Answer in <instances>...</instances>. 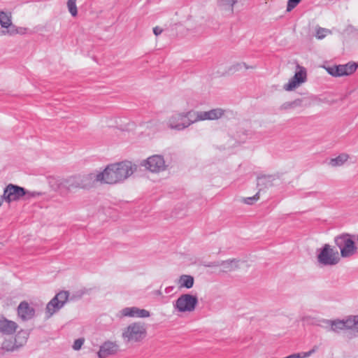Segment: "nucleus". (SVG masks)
Masks as SVG:
<instances>
[{
  "mask_svg": "<svg viewBox=\"0 0 358 358\" xmlns=\"http://www.w3.org/2000/svg\"><path fill=\"white\" fill-rule=\"evenodd\" d=\"M137 169L136 164L129 161L107 166L103 172L95 173L96 182L101 181L108 184H115L129 177Z\"/></svg>",
  "mask_w": 358,
  "mask_h": 358,
  "instance_id": "nucleus-1",
  "label": "nucleus"
},
{
  "mask_svg": "<svg viewBox=\"0 0 358 358\" xmlns=\"http://www.w3.org/2000/svg\"><path fill=\"white\" fill-rule=\"evenodd\" d=\"M95 182V173H92L85 175H73L56 180L58 189L68 192L76 189H90L94 185Z\"/></svg>",
  "mask_w": 358,
  "mask_h": 358,
  "instance_id": "nucleus-2",
  "label": "nucleus"
},
{
  "mask_svg": "<svg viewBox=\"0 0 358 358\" xmlns=\"http://www.w3.org/2000/svg\"><path fill=\"white\" fill-rule=\"evenodd\" d=\"M355 238V235L348 233H343L334 237V243L339 248L343 258L350 257L357 252Z\"/></svg>",
  "mask_w": 358,
  "mask_h": 358,
  "instance_id": "nucleus-3",
  "label": "nucleus"
},
{
  "mask_svg": "<svg viewBox=\"0 0 358 358\" xmlns=\"http://www.w3.org/2000/svg\"><path fill=\"white\" fill-rule=\"evenodd\" d=\"M317 260L322 266H334L340 261L338 252L329 244H324L317 250Z\"/></svg>",
  "mask_w": 358,
  "mask_h": 358,
  "instance_id": "nucleus-4",
  "label": "nucleus"
},
{
  "mask_svg": "<svg viewBox=\"0 0 358 358\" xmlns=\"http://www.w3.org/2000/svg\"><path fill=\"white\" fill-rule=\"evenodd\" d=\"M194 115L192 110L175 113L169 118L168 125L172 129L183 130L194 123Z\"/></svg>",
  "mask_w": 358,
  "mask_h": 358,
  "instance_id": "nucleus-5",
  "label": "nucleus"
},
{
  "mask_svg": "<svg viewBox=\"0 0 358 358\" xmlns=\"http://www.w3.org/2000/svg\"><path fill=\"white\" fill-rule=\"evenodd\" d=\"M25 196L29 199L34 196V194L30 193L25 188L14 184H8L3 189V198L8 203L12 201H19Z\"/></svg>",
  "mask_w": 358,
  "mask_h": 358,
  "instance_id": "nucleus-6",
  "label": "nucleus"
},
{
  "mask_svg": "<svg viewBox=\"0 0 358 358\" xmlns=\"http://www.w3.org/2000/svg\"><path fill=\"white\" fill-rule=\"evenodd\" d=\"M198 304V297L190 294L180 295L174 303V308L180 313L192 312Z\"/></svg>",
  "mask_w": 358,
  "mask_h": 358,
  "instance_id": "nucleus-7",
  "label": "nucleus"
},
{
  "mask_svg": "<svg viewBox=\"0 0 358 358\" xmlns=\"http://www.w3.org/2000/svg\"><path fill=\"white\" fill-rule=\"evenodd\" d=\"M69 292L67 291H60L58 292L47 304L45 313L49 318L54 313L59 311L67 302Z\"/></svg>",
  "mask_w": 358,
  "mask_h": 358,
  "instance_id": "nucleus-8",
  "label": "nucleus"
},
{
  "mask_svg": "<svg viewBox=\"0 0 358 358\" xmlns=\"http://www.w3.org/2000/svg\"><path fill=\"white\" fill-rule=\"evenodd\" d=\"M146 335L144 325L140 322H134L129 325L122 333V336L128 341H139Z\"/></svg>",
  "mask_w": 358,
  "mask_h": 358,
  "instance_id": "nucleus-9",
  "label": "nucleus"
},
{
  "mask_svg": "<svg viewBox=\"0 0 358 358\" xmlns=\"http://www.w3.org/2000/svg\"><path fill=\"white\" fill-rule=\"evenodd\" d=\"M358 64L353 62H348L346 64L334 65L326 69L329 74L334 77L349 76L353 73L357 69Z\"/></svg>",
  "mask_w": 358,
  "mask_h": 358,
  "instance_id": "nucleus-10",
  "label": "nucleus"
},
{
  "mask_svg": "<svg viewBox=\"0 0 358 358\" xmlns=\"http://www.w3.org/2000/svg\"><path fill=\"white\" fill-rule=\"evenodd\" d=\"M141 166H145L150 171L157 173L166 169V164L164 157L160 155H155L141 163Z\"/></svg>",
  "mask_w": 358,
  "mask_h": 358,
  "instance_id": "nucleus-11",
  "label": "nucleus"
},
{
  "mask_svg": "<svg viewBox=\"0 0 358 358\" xmlns=\"http://www.w3.org/2000/svg\"><path fill=\"white\" fill-rule=\"evenodd\" d=\"M297 67L299 70L296 71L294 76L284 85L283 88L285 90L292 91L306 80L307 74L306 69L299 65H297Z\"/></svg>",
  "mask_w": 358,
  "mask_h": 358,
  "instance_id": "nucleus-12",
  "label": "nucleus"
},
{
  "mask_svg": "<svg viewBox=\"0 0 358 358\" xmlns=\"http://www.w3.org/2000/svg\"><path fill=\"white\" fill-rule=\"evenodd\" d=\"M119 351V345L112 341L104 342L99 348L97 352L99 358H106L108 356L114 355Z\"/></svg>",
  "mask_w": 358,
  "mask_h": 358,
  "instance_id": "nucleus-13",
  "label": "nucleus"
},
{
  "mask_svg": "<svg viewBox=\"0 0 358 358\" xmlns=\"http://www.w3.org/2000/svg\"><path fill=\"white\" fill-rule=\"evenodd\" d=\"M17 315L23 321H27L34 317L35 309L28 302L23 301L17 307Z\"/></svg>",
  "mask_w": 358,
  "mask_h": 358,
  "instance_id": "nucleus-14",
  "label": "nucleus"
},
{
  "mask_svg": "<svg viewBox=\"0 0 358 358\" xmlns=\"http://www.w3.org/2000/svg\"><path fill=\"white\" fill-rule=\"evenodd\" d=\"M322 322L330 327L329 331H332L336 333H339L341 330L349 329L348 318L342 320H322Z\"/></svg>",
  "mask_w": 358,
  "mask_h": 358,
  "instance_id": "nucleus-15",
  "label": "nucleus"
},
{
  "mask_svg": "<svg viewBox=\"0 0 358 358\" xmlns=\"http://www.w3.org/2000/svg\"><path fill=\"white\" fill-rule=\"evenodd\" d=\"M17 328L16 322L0 316V333L6 335H10L15 332Z\"/></svg>",
  "mask_w": 358,
  "mask_h": 358,
  "instance_id": "nucleus-16",
  "label": "nucleus"
},
{
  "mask_svg": "<svg viewBox=\"0 0 358 358\" xmlns=\"http://www.w3.org/2000/svg\"><path fill=\"white\" fill-rule=\"evenodd\" d=\"M252 134L250 130L246 129L239 125L236 131V134L233 135L234 139L239 144L246 141L248 137Z\"/></svg>",
  "mask_w": 358,
  "mask_h": 358,
  "instance_id": "nucleus-17",
  "label": "nucleus"
},
{
  "mask_svg": "<svg viewBox=\"0 0 358 358\" xmlns=\"http://www.w3.org/2000/svg\"><path fill=\"white\" fill-rule=\"evenodd\" d=\"M274 178L273 176H257V185L259 187V192H260L264 188H268L273 185V180Z\"/></svg>",
  "mask_w": 358,
  "mask_h": 358,
  "instance_id": "nucleus-18",
  "label": "nucleus"
},
{
  "mask_svg": "<svg viewBox=\"0 0 358 358\" xmlns=\"http://www.w3.org/2000/svg\"><path fill=\"white\" fill-rule=\"evenodd\" d=\"M305 99H296L292 101H287L282 103L280 107V110H288L294 109L296 108L299 107H303L306 106V104H304Z\"/></svg>",
  "mask_w": 358,
  "mask_h": 358,
  "instance_id": "nucleus-19",
  "label": "nucleus"
},
{
  "mask_svg": "<svg viewBox=\"0 0 358 358\" xmlns=\"http://www.w3.org/2000/svg\"><path fill=\"white\" fill-rule=\"evenodd\" d=\"M239 260L236 259H229L225 261H220V266L223 267V272H228L238 268Z\"/></svg>",
  "mask_w": 358,
  "mask_h": 358,
  "instance_id": "nucleus-20",
  "label": "nucleus"
},
{
  "mask_svg": "<svg viewBox=\"0 0 358 358\" xmlns=\"http://www.w3.org/2000/svg\"><path fill=\"white\" fill-rule=\"evenodd\" d=\"M194 282V277L189 275H182L179 278L180 287L190 289L193 287Z\"/></svg>",
  "mask_w": 358,
  "mask_h": 358,
  "instance_id": "nucleus-21",
  "label": "nucleus"
},
{
  "mask_svg": "<svg viewBox=\"0 0 358 358\" xmlns=\"http://www.w3.org/2000/svg\"><path fill=\"white\" fill-rule=\"evenodd\" d=\"M28 337L29 333L27 331L21 330L17 332L15 335V341L19 348L26 343Z\"/></svg>",
  "mask_w": 358,
  "mask_h": 358,
  "instance_id": "nucleus-22",
  "label": "nucleus"
},
{
  "mask_svg": "<svg viewBox=\"0 0 358 358\" xmlns=\"http://www.w3.org/2000/svg\"><path fill=\"white\" fill-rule=\"evenodd\" d=\"M243 68H244L245 69H254L256 68V66L255 65L249 66L245 62H238V63L231 65L229 68L228 71L229 73H234L241 71Z\"/></svg>",
  "mask_w": 358,
  "mask_h": 358,
  "instance_id": "nucleus-23",
  "label": "nucleus"
},
{
  "mask_svg": "<svg viewBox=\"0 0 358 358\" xmlns=\"http://www.w3.org/2000/svg\"><path fill=\"white\" fill-rule=\"evenodd\" d=\"M349 158L347 154H341L338 157L331 159L329 165L331 166H342Z\"/></svg>",
  "mask_w": 358,
  "mask_h": 358,
  "instance_id": "nucleus-24",
  "label": "nucleus"
},
{
  "mask_svg": "<svg viewBox=\"0 0 358 358\" xmlns=\"http://www.w3.org/2000/svg\"><path fill=\"white\" fill-rule=\"evenodd\" d=\"M18 348L15 340H5L1 345V349L8 352H13Z\"/></svg>",
  "mask_w": 358,
  "mask_h": 358,
  "instance_id": "nucleus-25",
  "label": "nucleus"
},
{
  "mask_svg": "<svg viewBox=\"0 0 358 358\" xmlns=\"http://www.w3.org/2000/svg\"><path fill=\"white\" fill-rule=\"evenodd\" d=\"M193 113H194L193 117L194 123L200 120H210L209 111L193 112Z\"/></svg>",
  "mask_w": 358,
  "mask_h": 358,
  "instance_id": "nucleus-26",
  "label": "nucleus"
},
{
  "mask_svg": "<svg viewBox=\"0 0 358 358\" xmlns=\"http://www.w3.org/2000/svg\"><path fill=\"white\" fill-rule=\"evenodd\" d=\"M10 16L3 11H0V24L3 28H8L11 24Z\"/></svg>",
  "mask_w": 358,
  "mask_h": 358,
  "instance_id": "nucleus-27",
  "label": "nucleus"
},
{
  "mask_svg": "<svg viewBox=\"0 0 358 358\" xmlns=\"http://www.w3.org/2000/svg\"><path fill=\"white\" fill-rule=\"evenodd\" d=\"M210 120H217L222 117L224 114V110L222 108H217L208 110Z\"/></svg>",
  "mask_w": 358,
  "mask_h": 358,
  "instance_id": "nucleus-28",
  "label": "nucleus"
},
{
  "mask_svg": "<svg viewBox=\"0 0 358 358\" xmlns=\"http://www.w3.org/2000/svg\"><path fill=\"white\" fill-rule=\"evenodd\" d=\"M137 307H127L121 310V313L124 317H136Z\"/></svg>",
  "mask_w": 358,
  "mask_h": 358,
  "instance_id": "nucleus-29",
  "label": "nucleus"
},
{
  "mask_svg": "<svg viewBox=\"0 0 358 358\" xmlns=\"http://www.w3.org/2000/svg\"><path fill=\"white\" fill-rule=\"evenodd\" d=\"M236 2L237 0H218L217 3L224 9H231L233 10V6Z\"/></svg>",
  "mask_w": 358,
  "mask_h": 358,
  "instance_id": "nucleus-30",
  "label": "nucleus"
},
{
  "mask_svg": "<svg viewBox=\"0 0 358 358\" xmlns=\"http://www.w3.org/2000/svg\"><path fill=\"white\" fill-rule=\"evenodd\" d=\"M67 7L69 13L73 17H76L78 15V9L76 6V1L72 0H68Z\"/></svg>",
  "mask_w": 358,
  "mask_h": 358,
  "instance_id": "nucleus-31",
  "label": "nucleus"
},
{
  "mask_svg": "<svg viewBox=\"0 0 358 358\" xmlns=\"http://www.w3.org/2000/svg\"><path fill=\"white\" fill-rule=\"evenodd\" d=\"M349 329L358 333V315L350 317L348 318Z\"/></svg>",
  "mask_w": 358,
  "mask_h": 358,
  "instance_id": "nucleus-32",
  "label": "nucleus"
},
{
  "mask_svg": "<svg viewBox=\"0 0 358 358\" xmlns=\"http://www.w3.org/2000/svg\"><path fill=\"white\" fill-rule=\"evenodd\" d=\"M259 199V192H258L256 194L250 197H245L242 199V201L248 205H252Z\"/></svg>",
  "mask_w": 358,
  "mask_h": 358,
  "instance_id": "nucleus-33",
  "label": "nucleus"
},
{
  "mask_svg": "<svg viewBox=\"0 0 358 358\" xmlns=\"http://www.w3.org/2000/svg\"><path fill=\"white\" fill-rule=\"evenodd\" d=\"M301 0H288L287 5V12H290L300 2Z\"/></svg>",
  "mask_w": 358,
  "mask_h": 358,
  "instance_id": "nucleus-34",
  "label": "nucleus"
},
{
  "mask_svg": "<svg viewBox=\"0 0 358 358\" xmlns=\"http://www.w3.org/2000/svg\"><path fill=\"white\" fill-rule=\"evenodd\" d=\"M84 342H85L84 338H80L75 340L73 345V349L74 350H80L83 345L84 344Z\"/></svg>",
  "mask_w": 358,
  "mask_h": 358,
  "instance_id": "nucleus-35",
  "label": "nucleus"
},
{
  "mask_svg": "<svg viewBox=\"0 0 358 358\" xmlns=\"http://www.w3.org/2000/svg\"><path fill=\"white\" fill-rule=\"evenodd\" d=\"M329 32H330V31L327 29L319 28L316 32V37L318 39H322L326 36L327 33H329Z\"/></svg>",
  "mask_w": 358,
  "mask_h": 358,
  "instance_id": "nucleus-36",
  "label": "nucleus"
},
{
  "mask_svg": "<svg viewBox=\"0 0 358 358\" xmlns=\"http://www.w3.org/2000/svg\"><path fill=\"white\" fill-rule=\"evenodd\" d=\"M150 316V312L145 309H140L137 308L136 317H148Z\"/></svg>",
  "mask_w": 358,
  "mask_h": 358,
  "instance_id": "nucleus-37",
  "label": "nucleus"
},
{
  "mask_svg": "<svg viewBox=\"0 0 358 358\" xmlns=\"http://www.w3.org/2000/svg\"><path fill=\"white\" fill-rule=\"evenodd\" d=\"M203 265L206 267H217L220 266V261L204 262Z\"/></svg>",
  "mask_w": 358,
  "mask_h": 358,
  "instance_id": "nucleus-38",
  "label": "nucleus"
},
{
  "mask_svg": "<svg viewBox=\"0 0 358 358\" xmlns=\"http://www.w3.org/2000/svg\"><path fill=\"white\" fill-rule=\"evenodd\" d=\"M7 29H8L7 33L10 34V35L17 33V28L15 27V25L12 24V23L10 24V25Z\"/></svg>",
  "mask_w": 358,
  "mask_h": 358,
  "instance_id": "nucleus-39",
  "label": "nucleus"
},
{
  "mask_svg": "<svg viewBox=\"0 0 358 358\" xmlns=\"http://www.w3.org/2000/svg\"><path fill=\"white\" fill-rule=\"evenodd\" d=\"M317 349H318V347H317V346H316V345H315V346H314V347L313 348V349H311L310 351L306 352H304V353H303V355L301 357L305 358V357H308L310 356L312 354H313L314 352H315L317 350Z\"/></svg>",
  "mask_w": 358,
  "mask_h": 358,
  "instance_id": "nucleus-40",
  "label": "nucleus"
},
{
  "mask_svg": "<svg viewBox=\"0 0 358 358\" xmlns=\"http://www.w3.org/2000/svg\"><path fill=\"white\" fill-rule=\"evenodd\" d=\"M162 31H163V29L158 26L153 28V33L157 36H159V34H161L162 33Z\"/></svg>",
  "mask_w": 358,
  "mask_h": 358,
  "instance_id": "nucleus-41",
  "label": "nucleus"
},
{
  "mask_svg": "<svg viewBox=\"0 0 358 358\" xmlns=\"http://www.w3.org/2000/svg\"><path fill=\"white\" fill-rule=\"evenodd\" d=\"M355 30V28L352 25H348L345 29L348 32H352V31Z\"/></svg>",
  "mask_w": 358,
  "mask_h": 358,
  "instance_id": "nucleus-42",
  "label": "nucleus"
},
{
  "mask_svg": "<svg viewBox=\"0 0 358 358\" xmlns=\"http://www.w3.org/2000/svg\"><path fill=\"white\" fill-rule=\"evenodd\" d=\"M322 320H320V323L318 324V325L321 327H323V328H325V329H327L329 330V329L330 328V327H328L327 324H324L322 322Z\"/></svg>",
  "mask_w": 358,
  "mask_h": 358,
  "instance_id": "nucleus-43",
  "label": "nucleus"
},
{
  "mask_svg": "<svg viewBox=\"0 0 358 358\" xmlns=\"http://www.w3.org/2000/svg\"><path fill=\"white\" fill-rule=\"evenodd\" d=\"M3 200H4V198H3V196H0V206H1Z\"/></svg>",
  "mask_w": 358,
  "mask_h": 358,
  "instance_id": "nucleus-44",
  "label": "nucleus"
},
{
  "mask_svg": "<svg viewBox=\"0 0 358 358\" xmlns=\"http://www.w3.org/2000/svg\"><path fill=\"white\" fill-rule=\"evenodd\" d=\"M357 241H358V235H357Z\"/></svg>",
  "mask_w": 358,
  "mask_h": 358,
  "instance_id": "nucleus-45",
  "label": "nucleus"
}]
</instances>
